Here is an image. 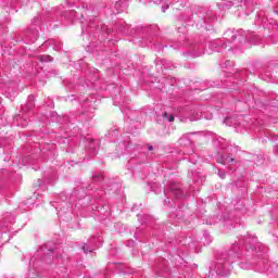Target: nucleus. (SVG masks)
Returning <instances> with one entry per match:
<instances>
[{"label":"nucleus","mask_w":278,"mask_h":278,"mask_svg":"<svg viewBox=\"0 0 278 278\" xmlns=\"http://www.w3.org/2000/svg\"><path fill=\"white\" fill-rule=\"evenodd\" d=\"M168 191L173 192L176 199H179V197L181 195V186L176 182H170L168 186Z\"/></svg>","instance_id":"1"},{"label":"nucleus","mask_w":278,"mask_h":278,"mask_svg":"<svg viewBox=\"0 0 278 278\" xmlns=\"http://www.w3.org/2000/svg\"><path fill=\"white\" fill-rule=\"evenodd\" d=\"M37 59L39 62H53V58L51 55H39Z\"/></svg>","instance_id":"2"},{"label":"nucleus","mask_w":278,"mask_h":278,"mask_svg":"<svg viewBox=\"0 0 278 278\" xmlns=\"http://www.w3.org/2000/svg\"><path fill=\"white\" fill-rule=\"evenodd\" d=\"M217 175L220 179H225V177H227V172L218 169Z\"/></svg>","instance_id":"3"},{"label":"nucleus","mask_w":278,"mask_h":278,"mask_svg":"<svg viewBox=\"0 0 278 278\" xmlns=\"http://www.w3.org/2000/svg\"><path fill=\"white\" fill-rule=\"evenodd\" d=\"M84 253L88 254V253H92V251H89L88 249H86V243L83 244L81 247Z\"/></svg>","instance_id":"4"},{"label":"nucleus","mask_w":278,"mask_h":278,"mask_svg":"<svg viewBox=\"0 0 278 278\" xmlns=\"http://www.w3.org/2000/svg\"><path fill=\"white\" fill-rule=\"evenodd\" d=\"M224 160H225V162H229L230 164L232 162H235V159L233 157H229V156H226Z\"/></svg>","instance_id":"5"},{"label":"nucleus","mask_w":278,"mask_h":278,"mask_svg":"<svg viewBox=\"0 0 278 278\" xmlns=\"http://www.w3.org/2000/svg\"><path fill=\"white\" fill-rule=\"evenodd\" d=\"M173 121H175V116H174V115H169V116H168V122H169V123H173Z\"/></svg>","instance_id":"6"},{"label":"nucleus","mask_w":278,"mask_h":278,"mask_svg":"<svg viewBox=\"0 0 278 278\" xmlns=\"http://www.w3.org/2000/svg\"><path fill=\"white\" fill-rule=\"evenodd\" d=\"M163 117L168 118V113L167 112L163 113Z\"/></svg>","instance_id":"7"},{"label":"nucleus","mask_w":278,"mask_h":278,"mask_svg":"<svg viewBox=\"0 0 278 278\" xmlns=\"http://www.w3.org/2000/svg\"><path fill=\"white\" fill-rule=\"evenodd\" d=\"M168 5L162 8V12H166Z\"/></svg>","instance_id":"8"},{"label":"nucleus","mask_w":278,"mask_h":278,"mask_svg":"<svg viewBox=\"0 0 278 278\" xmlns=\"http://www.w3.org/2000/svg\"><path fill=\"white\" fill-rule=\"evenodd\" d=\"M148 151H153V146H149Z\"/></svg>","instance_id":"9"}]
</instances>
